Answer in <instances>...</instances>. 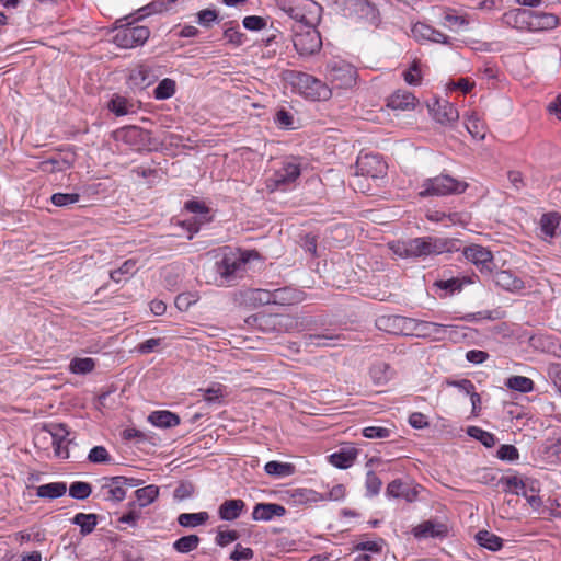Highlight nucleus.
Masks as SVG:
<instances>
[{"instance_id": "f257e3e1", "label": "nucleus", "mask_w": 561, "mask_h": 561, "mask_svg": "<svg viewBox=\"0 0 561 561\" xmlns=\"http://www.w3.org/2000/svg\"><path fill=\"white\" fill-rule=\"evenodd\" d=\"M256 251H242L239 253L229 252L224 254L221 260L215 263V272L220 277V284L230 285L242 277L245 272V265L253 257H257Z\"/></svg>"}, {"instance_id": "f03ea898", "label": "nucleus", "mask_w": 561, "mask_h": 561, "mask_svg": "<svg viewBox=\"0 0 561 561\" xmlns=\"http://www.w3.org/2000/svg\"><path fill=\"white\" fill-rule=\"evenodd\" d=\"M290 82L305 98L312 101H327L331 98V89L316 77L301 72L291 71Z\"/></svg>"}, {"instance_id": "7ed1b4c3", "label": "nucleus", "mask_w": 561, "mask_h": 561, "mask_svg": "<svg viewBox=\"0 0 561 561\" xmlns=\"http://www.w3.org/2000/svg\"><path fill=\"white\" fill-rule=\"evenodd\" d=\"M468 187V183L457 180L448 174H440L435 178L424 180L422 184L421 197L445 196L451 194H461Z\"/></svg>"}, {"instance_id": "20e7f679", "label": "nucleus", "mask_w": 561, "mask_h": 561, "mask_svg": "<svg viewBox=\"0 0 561 561\" xmlns=\"http://www.w3.org/2000/svg\"><path fill=\"white\" fill-rule=\"evenodd\" d=\"M295 31L294 47L300 56H312L322 48V38L320 32L311 24L305 23L298 25Z\"/></svg>"}, {"instance_id": "39448f33", "label": "nucleus", "mask_w": 561, "mask_h": 561, "mask_svg": "<svg viewBox=\"0 0 561 561\" xmlns=\"http://www.w3.org/2000/svg\"><path fill=\"white\" fill-rule=\"evenodd\" d=\"M115 31L113 43L121 48H134L144 45L150 36L149 27L135 25L134 22L116 26Z\"/></svg>"}, {"instance_id": "423d86ee", "label": "nucleus", "mask_w": 561, "mask_h": 561, "mask_svg": "<svg viewBox=\"0 0 561 561\" xmlns=\"http://www.w3.org/2000/svg\"><path fill=\"white\" fill-rule=\"evenodd\" d=\"M117 134L122 141L134 147L136 150L150 151L157 145L151 131L135 125L125 126L118 129Z\"/></svg>"}, {"instance_id": "0eeeda50", "label": "nucleus", "mask_w": 561, "mask_h": 561, "mask_svg": "<svg viewBox=\"0 0 561 561\" xmlns=\"http://www.w3.org/2000/svg\"><path fill=\"white\" fill-rule=\"evenodd\" d=\"M462 254L466 260L477 266L482 275L492 274L495 264L493 254L489 249L480 244H471L463 248Z\"/></svg>"}, {"instance_id": "6e6552de", "label": "nucleus", "mask_w": 561, "mask_h": 561, "mask_svg": "<svg viewBox=\"0 0 561 561\" xmlns=\"http://www.w3.org/2000/svg\"><path fill=\"white\" fill-rule=\"evenodd\" d=\"M357 173L377 179L386 173L387 164L379 154L359 156L356 161Z\"/></svg>"}, {"instance_id": "1a4fd4ad", "label": "nucleus", "mask_w": 561, "mask_h": 561, "mask_svg": "<svg viewBox=\"0 0 561 561\" xmlns=\"http://www.w3.org/2000/svg\"><path fill=\"white\" fill-rule=\"evenodd\" d=\"M49 426L50 428L48 430V432L53 439L55 456L61 459L69 458V450L67 445L72 444L73 440L68 438L70 432L67 425L64 423H56L50 424Z\"/></svg>"}, {"instance_id": "9d476101", "label": "nucleus", "mask_w": 561, "mask_h": 561, "mask_svg": "<svg viewBox=\"0 0 561 561\" xmlns=\"http://www.w3.org/2000/svg\"><path fill=\"white\" fill-rule=\"evenodd\" d=\"M306 347H335L344 345L346 337L343 334L332 333L325 329L319 334H306L302 337Z\"/></svg>"}, {"instance_id": "9b49d317", "label": "nucleus", "mask_w": 561, "mask_h": 561, "mask_svg": "<svg viewBox=\"0 0 561 561\" xmlns=\"http://www.w3.org/2000/svg\"><path fill=\"white\" fill-rule=\"evenodd\" d=\"M426 237L414 238L408 241L398 243L393 251L401 257H425L430 256L427 253Z\"/></svg>"}, {"instance_id": "f8f14e48", "label": "nucleus", "mask_w": 561, "mask_h": 561, "mask_svg": "<svg viewBox=\"0 0 561 561\" xmlns=\"http://www.w3.org/2000/svg\"><path fill=\"white\" fill-rule=\"evenodd\" d=\"M427 107L439 124H450L459 118L458 110L448 101L435 99L432 104H427Z\"/></svg>"}, {"instance_id": "ddd939ff", "label": "nucleus", "mask_w": 561, "mask_h": 561, "mask_svg": "<svg viewBox=\"0 0 561 561\" xmlns=\"http://www.w3.org/2000/svg\"><path fill=\"white\" fill-rule=\"evenodd\" d=\"M428 255H438L443 253H454L460 251L461 241L455 238L426 237Z\"/></svg>"}, {"instance_id": "4468645a", "label": "nucleus", "mask_w": 561, "mask_h": 561, "mask_svg": "<svg viewBox=\"0 0 561 561\" xmlns=\"http://www.w3.org/2000/svg\"><path fill=\"white\" fill-rule=\"evenodd\" d=\"M495 285L503 290L510 293H517L525 288V282L518 276L514 275L511 271L500 270L492 272L490 275Z\"/></svg>"}, {"instance_id": "2eb2a0df", "label": "nucleus", "mask_w": 561, "mask_h": 561, "mask_svg": "<svg viewBox=\"0 0 561 561\" xmlns=\"http://www.w3.org/2000/svg\"><path fill=\"white\" fill-rule=\"evenodd\" d=\"M448 529L445 524L434 520H425L413 528L412 534L417 539L423 538H443L447 535Z\"/></svg>"}, {"instance_id": "dca6fc26", "label": "nucleus", "mask_w": 561, "mask_h": 561, "mask_svg": "<svg viewBox=\"0 0 561 561\" xmlns=\"http://www.w3.org/2000/svg\"><path fill=\"white\" fill-rule=\"evenodd\" d=\"M286 508L278 503H256L253 507L252 519L268 522L274 517H282Z\"/></svg>"}, {"instance_id": "f3484780", "label": "nucleus", "mask_w": 561, "mask_h": 561, "mask_svg": "<svg viewBox=\"0 0 561 561\" xmlns=\"http://www.w3.org/2000/svg\"><path fill=\"white\" fill-rule=\"evenodd\" d=\"M414 319H410L403 316L390 314L381 316L376 320L378 329L389 333L399 334L405 329L408 323H412Z\"/></svg>"}, {"instance_id": "a211bd4d", "label": "nucleus", "mask_w": 561, "mask_h": 561, "mask_svg": "<svg viewBox=\"0 0 561 561\" xmlns=\"http://www.w3.org/2000/svg\"><path fill=\"white\" fill-rule=\"evenodd\" d=\"M534 11L529 9H515L504 14L505 23L518 30L531 31L530 21H533Z\"/></svg>"}, {"instance_id": "6ab92c4d", "label": "nucleus", "mask_w": 561, "mask_h": 561, "mask_svg": "<svg viewBox=\"0 0 561 561\" xmlns=\"http://www.w3.org/2000/svg\"><path fill=\"white\" fill-rule=\"evenodd\" d=\"M274 305L291 306L305 299V293L293 287H282L273 290Z\"/></svg>"}, {"instance_id": "aec40b11", "label": "nucleus", "mask_w": 561, "mask_h": 561, "mask_svg": "<svg viewBox=\"0 0 561 561\" xmlns=\"http://www.w3.org/2000/svg\"><path fill=\"white\" fill-rule=\"evenodd\" d=\"M244 508L245 503L241 499L226 500L218 508V516L221 520L231 522L239 518Z\"/></svg>"}, {"instance_id": "412c9836", "label": "nucleus", "mask_w": 561, "mask_h": 561, "mask_svg": "<svg viewBox=\"0 0 561 561\" xmlns=\"http://www.w3.org/2000/svg\"><path fill=\"white\" fill-rule=\"evenodd\" d=\"M474 283L473 277L463 276V277H450L448 279H437L434 282L433 286L439 290L445 291L443 297L447 295H453L455 293H459L462 290L466 284Z\"/></svg>"}, {"instance_id": "4be33fe9", "label": "nucleus", "mask_w": 561, "mask_h": 561, "mask_svg": "<svg viewBox=\"0 0 561 561\" xmlns=\"http://www.w3.org/2000/svg\"><path fill=\"white\" fill-rule=\"evenodd\" d=\"M416 102L417 100L413 93L398 90L389 96L387 106L392 110L407 111L414 108Z\"/></svg>"}, {"instance_id": "5701e85b", "label": "nucleus", "mask_w": 561, "mask_h": 561, "mask_svg": "<svg viewBox=\"0 0 561 561\" xmlns=\"http://www.w3.org/2000/svg\"><path fill=\"white\" fill-rule=\"evenodd\" d=\"M357 455L358 450L355 447L341 448L329 456V462L339 469H347L353 465Z\"/></svg>"}, {"instance_id": "b1692460", "label": "nucleus", "mask_w": 561, "mask_h": 561, "mask_svg": "<svg viewBox=\"0 0 561 561\" xmlns=\"http://www.w3.org/2000/svg\"><path fill=\"white\" fill-rule=\"evenodd\" d=\"M75 163V154L72 153L70 157H51L46 159L39 163V169L43 172L55 173L62 172L70 168H72Z\"/></svg>"}, {"instance_id": "393cba45", "label": "nucleus", "mask_w": 561, "mask_h": 561, "mask_svg": "<svg viewBox=\"0 0 561 561\" xmlns=\"http://www.w3.org/2000/svg\"><path fill=\"white\" fill-rule=\"evenodd\" d=\"M148 421L161 428H171L180 424V416L168 410L153 411L149 414Z\"/></svg>"}, {"instance_id": "a878e982", "label": "nucleus", "mask_w": 561, "mask_h": 561, "mask_svg": "<svg viewBox=\"0 0 561 561\" xmlns=\"http://www.w3.org/2000/svg\"><path fill=\"white\" fill-rule=\"evenodd\" d=\"M154 80V76L149 67L140 65L130 71L128 77L129 84L133 88L145 89L149 87Z\"/></svg>"}, {"instance_id": "bb28decb", "label": "nucleus", "mask_w": 561, "mask_h": 561, "mask_svg": "<svg viewBox=\"0 0 561 561\" xmlns=\"http://www.w3.org/2000/svg\"><path fill=\"white\" fill-rule=\"evenodd\" d=\"M559 23V16L553 13L534 11L533 21H530L531 32L553 30Z\"/></svg>"}, {"instance_id": "cd10ccee", "label": "nucleus", "mask_w": 561, "mask_h": 561, "mask_svg": "<svg viewBox=\"0 0 561 561\" xmlns=\"http://www.w3.org/2000/svg\"><path fill=\"white\" fill-rule=\"evenodd\" d=\"M356 71L350 65H334L330 70L332 81L340 80L339 87H351L355 82Z\"/></svg>"}, {"instance_id": "c85d7f7f", "label": "nucleus", "mask_w": 561, "mask_h": 561, "mask_svg": "<svg viewBox=\"0 0 561 561\" xmlns=\"http://www.w3.org/2000/svg\"><path fill=\"white\" fill-rule=\"evenodd\" d=\"M474 538L479 546L492 552L500 551L504 546V540L501 537L485 529L479 530Z\"/></svg>"}, {"instance_id": "c756f323", "label": "nucleus", "mask_w": 561, "mask_h": 561, "mask_svg": "<svg viewBox=\"0 0 561 561\" xmlns=\"http://www.w3.org/2000/svg\"><path fill=\"white\" fill-rule=\"evenodd\" d=\"M414 330L422 333L423 336H433L435 340H442L443 334L447 331V325L423 321V320H414Z\"/></svg>"}, {"instance_id": "7c9ffc66", "label": "nucleus", "mask_w": 561, "mask_h": 561, "mask_svg": "<svg viewBox=\"0 0 561 561\" xmlns=\"http://www.w3.org/2000/svg\"><path fill=\"white\" fill-rule=\"evenodd\" d=\"M107 108L116 116H124L135 112L134 103L118 93L112 95L107 103Z\"/></svg>"}, {"instance_id": "2f4dec72", "label": "nucleus", "mask_w": 561, "mask_h": 561, "mask_svg": "<svg viewBox=\"0 0 561 561\" xmlns=\"http://www.w3.org/2000/svg\"><path fill=\"white\" fill-rule=\"evenodd\" d=\"M386 494L390 497H403L408 502H412L415 500L417 492L405 486L400 479H396L388 484Z\"/></svg>"}, {"instance_id": "473e14b6", "label": "nucleus", "mask_w": 561, "mask_h": 561, "mask_svg": "<svg viewBox=\"0 0 561 561\" xmlns=\"http://www.w3.org/2000/svg\"><path fill=\"white\" fill-rule=\"evenodd\" d=\"M99 520V515L94 513H77L71 523L80 527V534L82 536H88L95 529Z\"/></svg>"}, {"instance_id": "72a5a7b5", "label": "nucleus", "mask_w": 561, "mask_h": 561, "mask_svg": "<svg viewBox=\"0 0 561 561\" xmlns=\"http://www.w3.org/2000/svg\"><path fill=\"white\" fill-rule=\"evenodd\" d=\"M66 482H50L36 488V495L42 499H58L66 494Z\"/></svg>"}, {"instance_id": "f704fd0d", "label": "nucleus", "mask_w": 561, "mask_h": 561, "mask_svg": "<svg viewBox=\"0 0 561 561\" xmlns=\"http://www.w3.org/2000/svg\"><path fill=\"white\" fill-rule=\"evenodd\" d=\"M209 519V514L205 511L198 513H181L176 522L181 527L195 528L205 525Z\"/></svg>"}, {"instance_id": "c9c22d12", "label": "nucleus", "mask_w": 561, "mask_h": 561, "mask_svg": "<svg viewBox=\"0 0 561 561\" xmlns=\"http://www.w3.org/2000/svg\"><path fill=\"white\" fill-rule=\"evenodd\" d=\"M265 472L275 478H284L295 473L296 467L289 462L271 460L264 466Z\"/></svg>"}, {"instance_id": "e433bc0d", "label": "nucleus", "mask_w": 561, "mask_h": 561, "mask_svg": "<svg viewBox=\"0 0 561 561\" xmlns=\"http://www.w3.org/2000/svg\"><path fill=\"white\" fill-rule=\"evenodd\" d=\"M369 375L375 385H386L391 378V367L383 362L376 363L369 368Z\"/></svg>"}, {"instance_id": "4c0bfd02", "label": "nucleus", "mask_w": 561, "mask_h": 561, "mask_svg": "<svg viewBox=\"0 0 561 561\" xmlns=\"http://www.w3.org/2000/svg\"><path fill=\"white\" fill-rule=\"evenodd\" d=\"M201 543L199 536L195 534H190L180 537L172 543V548L179 553H188L195 549H197Z\"/></svg>"}, {"instance_id": "58836bf2", "label": "nucleus", "mask_w": 561, "mask_h": 561, "mask_svg": "<svg viewBox=\"0 0 561 561\" xmlns=\"http://www.w3.org/2000/svg\"><path fill=\"white\" fill-rule=\"evenodd\" d=\"M466 432L468 436L480 442L486 448H492L497 442L493 433L486 432L478 426H469Z\"/></svg>"}, {"instance_id": "ea45409f", "label": "nucleus", "mask_w": 561, "mask_h": 561, "mask_svg": "<svg viewBox=\"0 0 561 561\" xmlns=\"http://www.w3.org/2000/svg\"><path fill=\"white\" fill-rule=\"evenodd\" d=\"M505 386L514 391L528 393L534 390V381L525 376H511L505 380Z\"/></svg>"}, {"instance_id": "a19ab883", "label": "nucleus", "mask_w": 561, "mask_h": 561, "mask_svg": "<svg viewBox=\"0 0 561 561\" xmlns=\"http://www.w3.org/2000/svg\"><path fill=\"white\" fill-rule=\"evenodd\" d=\"M300 175V168L296 163H285L284 167L276 173V183L286 184L296 181Z\"/></svg>"}, {"instance_id": "79ce46f5", "label": "nucleus", "mask_w": 561, "mask_h": 561, "mask_svg": "<svg viewBox=\"0 0 561 561\" xmlns=\"http://www.w3.org/2000/svg\"><path fill=\"white\" fill-rule=\"evenodd\" d=\"M176 90V84L173 79L164 78L162 79L158 85L153 90V96L157 100H168L174 95Z\"/></svg>"}, {"instance_id": "37998d69", "label": "nucleus", "mask_w": 561, "mask_h": 561, "mask_svg": "<svg viewBox=\"0 0 561 561\" xmlns=\"http://www.w3.org/2000/svg\"><path fill=\"white\" fill-rule=\"evenodd\" d=\"M560 224V216L557 213L543 214L540 219V228L545 236L554 237Z\"/></svg>"}, {"instance_id": "c03bdc74", "label": "nucleus", "mask_w": 561, "mask_h": 561, "mask_svg": "<svg viewBox=\"0 0 561 561\" xmlns=\"http://www.w3.org/2000/svg\"><path fill=\"white\" fill-rule=\"evenodd\" d=\"M135 496L139 501V505L145 507L154 502L159 496V488L154 484L140 488L135 491Z\"/></svg>"}, {"instance_id": "a18cd8bd", "label": "nucleus", "mask_w": 561, "mask_h": 561, "mask_svg": "<svg viewBox=\"0 0 561 561\" xmlns=\"http://www.w3.org/2000/svg\"><path fill=\"white\" fill-rule=\"evenodd\" d=\"M95 367V362L91 357H75L71 359L69 369L72 374L85 375Z\"/></svg>"}, {"instance_id": "49530a36", "label": "nucleus", "mask_w": 561, "mask_h": 561, "mask_svg": "<svg viewBox=\"0 0 561 561\" xmlns=\"http://www.w3.org/2000/svg\"><path fill=\"white\" fill-rule=\"evenodd\" d=\"M204 400L209 404H220L225 398V386L215 383L206 389H199Z\"/></svg>"}, {"instance_id": "de8ad7c7", "label": "nucleus", "mask_w": 561, "mask_h": 561, "mask_svg": "<svg viewBox=\"0 0 561 561\" xmlns=\"http://www.w3.org/2000/svg\"><path fill=\"white\" fill-rule=\"evenodd\" d=\"M291 499L295 503L307 504L321 501V493L311 489H296L291 491Z\"/></svg>"}, {"instance_id": "09e8293b", "label": "nucleus", "mask_w": 561, "mask_h": 561, "mask_svg": "<svg viewBox=\"0 0 561 561\" xmlns=\"http://www.w3.org/2000/svg\"><path fill=\"white\" fill-rule=\"evenodd\" d=\"M225 26L226 28L224 30V37L228 41V43L236 46L242 45L245 35L238 30V23L236 21H229L225 23Z\"/></svg>"}, {"instance_id": "8fccbe9b", "label": "nucleus", "mask_w": 561, "mask_h": 561, "mask_svg": "<svg viewBox=\"0 0 561 561\" xmlns=\"http://www.w3.org/2000/svg\"><path fill=\"white\" fill-rule=\"evenodd\" d=\"M92 493V485L89 482L75 481L69 486V495L72 499L83 501Z\"/></svg>"}, {"instance_id": "3c124183", "label": "nucleus", "mask_w": 561, "mask_h": 561, "mask_svg": "<svg viewBox=\"0 0 561 561\" xmlns=\"http://www.w3.org/2000/svg\"><path fill=\"white\" fill-rule=\"evenodd\" d=\"M101 490H107L105 500L112 502H122L126 497V490L122 484H112L105 482L102 484Z\"/></svg>"}, {"instance_id": "603ef678", "label": "nucleus", "mask_w": 561, "mask_h": 561, "mask_svg": "<svg viewBox=\"0 0 561 561\" xmlns=\"http://www.w3.org/2000/svg\"><path fill=\"white\" fill-rule=\"evenodd\" d=\"M184 209L196 215L204 214L206 221H213L210 208L202 201L190 199L184 204Z\"/></svg>"}, {"instance_id": "864d4df0", "label": "nucleus", "mask_w": 561, "mask_h": 561, "mask_svg": "<svg viewBox=\"0 0 561 561\" xmlns=\"http://www.w3.org/2000/svg\"><path fill=\"white\" fill-rule=\"evenodd\" d=\"M136 263L135 260H126L118 268L111 271V279L119 283L124 275H133L136 272Z\"/></svg>"}, {"instance_id": "5fc2aeb1", "label": "nucleus", "mask_w": 561, "mask_h": 561, "mask_svg": "<svg viewBox=\"0 0 561 561\" xmlns=\"http://www.w3.org/2000/svg\"><path fill=\"white\" fill-rule=\"evenodd\" d=\"M195 493V485L188 480H182L173 492V497L176 501H184Z\"/></svg>"}, {"instance_id": "6e6d98bb", "label": "nucleus", "mask_w": 561, "mask_h": 561, "mask_svg": "<svg viewBox=\"0 0 561 561\" xmlns=\"http://www.w3.org/2000/svg\"><path fill=\"white\" fill-rule=\"evenodd\" d=\"M496 457L500 460L513 462L519 459V451L514 445L503 444L499 447Z\"/></svg>"}, {"instance_id": "4d7b16f0", "label": "nucleus", "mask_w": 561, "mask_h": 561, "mask_svg": "<svg viewBox=\"0 0 561 561\" xmlns=\"http://www.w3.org/2000/svg\"><path fill=\"white\" fill-rule=\"evenodd\" d=\"M219 14L215 9H204L197 13V22L203 27L209 28L213 23H218Z\"/></svg>"}, {"instance_id": "13d9d810", "label": "nucleus", "mask_w": 561, "mask_h": 561, "mask_svg": "<svg viewBox=\"0 0 561 561\" xmlns=\"http://www.w3.org/2000/svg\"><path fill=\"white\" fill-rule=\"evenodd\" d=\"M365 485L366 495L375 496L379 493L382 485V481L379 477H377V474L373 470H369L366 474Z\"/></svg>"}, {"instance_id": "bf43d9fd", "label": "nucleus", "mask_w": 561, "mask_h": 561, "mask_svg": "<svg viewBox=\"0 0 561 561\" xmlns=\"http://www.w3.org/2000/svg\"><path fill=\"white\" fill-rule=\"evenodd\" d=\"M80 195L77 193H55L50 201L57 207H65L79 202Z\"/></svg>"}, {"instance_id": "052dcab7", "label": "nucleus", "mask_w": 561, "mask_h": 561, "mask_svg": "<svg viewBox=\"0 0 561 561\" xmlns=\"http://www.w3.org/2000/svg\"><path fill=\"white\" fill-rule=\"evenodd\" d=\"M88 460L92 463H108L112 458L104 446H94L88 455Z\"/></svg>"}, {"instance_id": "680f3d73", "label": "nucleus", "mask_w": 561, "mask_h": 561, "mask_svg": "<svg viewBox=\"0 0 561 561\" xmlns=\"http://www.w3.org/2000/svg\"><path fill=\"white\" fill-rule=\"evenodd\" d=\"M499 483L504 484L506 488L504 489L505 492H513L514 491H525L526 490V483L519 479L517 476H511V477H501L499 480Z\"/></svg>"}, {"instance_id": "e2e57ef3", "label": "nucleus", "mask_w": 561, "mask_h": 561, "mask_svg": "<svg viewBox=\"0 0 561 561\" xmlns=\"http://www.w3.org/2000/svg\"><path fill=\"white\" fill-rule=\"evenodd\" d=\"M294 115L287 111L286 108L282 107L277 110L275 114V123L280 127L285 129H294Z\"/></svg>"}, {"instance_id": "0e129e2a", "label": "nucleus", "mask_w": 561, "mask_h": 561, "mask_svg": "<svg viewBox=\"0 0 561 561\" xmlns=\"http://www.w3.org/2000/svg\"><path fill=\"white\" fill-rule=\"evenodd\" d=\"M404 80L410 85H419L421 83V69L419 61L414 60L410 68L403 72Z\"/></svg>"}, {"instance_id": "69168bd1", "label": "nucleus", "mask_w": 561, "mask_h": 561, "mask_svg": "<svg viewBox=\"0 0 561 561\" xmlns=\"http://www.w3.org/2000/svg\"><path fill=\"white\" fill-rule=\"evenodd\" d=\"M362 433H363L364 437L369 438V439H375V438H388V437H390L392 431L390 428L382 427V426H367V427L363 428Z\"/></svg>"}, {"instance_id": "338daca9", "label": "nucleus", "mask_w": 561, "mask_h": 561, "mask_svg": "<svg viewBox=\"0 0 561 561\" xmlns=\"http://www.w3.org/2000/svg\"><path fill=\"white\" fill-rule=\"evenodd\" d=\"M242 24L249 31H261L267 25V20L259 15H248L243 19Z\"/></svg>"}, {"instance_id": "774afa93", "label": "nucleus", "mask_w": 561, "mask_h": 561, "mask_svg": "<svg viewBox=\"0 0 561 561\" xmlns=\"http://www.w3.org/2000/svg\"><path fill=\"white\" fill-rule=\"evenodd\" d=\"M277 316L260 312L257 330L271 332L276 329Z\"/></svg>"}]
</instances>
